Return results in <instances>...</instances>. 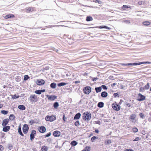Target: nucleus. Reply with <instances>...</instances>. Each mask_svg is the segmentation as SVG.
<instances>
[{"label": "nucleus", "mask_w": 151, "mask_h": 151, "mask_svg": "<svg viewBox=\"0 0 151 151\" xmlns=\"http://www.w3.org/2000/svg\"><path fill=\"white\" fill-rule=\"evenodd\" d=\"M50 87L52 89H55L56 87V84L54 82L50 84Z\"/></svg>", "instance_id": "24"}, {"label": "nucleus", "mask_w": 151, "mask_h": 151, "mask_svg": "<svg viewBox=\"0 0 151 151\" xmlns=\"http://www.w3.org/2000/svg\"><path fill=\"white\" fill-rule=\"evenodd\" d=\"M71 145L73 146H76V141H72L71 143Z\"/></svg>", "instance_id": "48"}, {"label": "nucleus", "mask_w": 151, "mask_h": 151, "mask_svg": "<svg viewBox=\"0 0 151 151\" xmlns=\"http://www.w3.org/2000/svg\"><path fill=\"white\" fill-rule=\"evenodd\" d=\"M15 78L17 81H19L21 79V77L18 76H17Z\"/></svg>", "instance_id": "51"}, {"label": "nucleus", "mask_w": 151, "mask_h": 151, "mask_svg": "<svg viewBox=\"0 0 151 151\" xmlns=\"http://www.w3.org/2000/svg\"><path fill=\"white\" fill-rule=\"evenodd\" d=\"M91 115L88 111L84 112L83 114V119L85 121L88 122L91 119Z\"/></svg>", "instance_id": "1"}, {"label": "nucleus", "mask_w": 151, "mask_h": 151, "mask_svg": "<svg viewBox=\"0 0 151 151\" xmlns=\"http://www.w3.org/2000/svg\"><path fill=\"white\" fill-rule=\"evenodd\" d=\"M47 97V98L48 99L51 101H54L57 98V96L53 95H46Z\"/></svg>", "instance_id": "8"}, {"label": "nucleus", "mask_w": 151, "mask_h": 151, "mask_svg": "<svg viewBox=\"0 0 151 151\" xmlns=\"http://www.w3.org/2000/svg\"><path fill=\"white\" fill-rule=\"evenodd\" d=\"M151 64V62H150L148 61H146V62H139V65H140L141 64Z\"/></svg>", "instance_id": "35"}, {"label": "nucleus", "mask_w": 151, "mask_h": 151, "mask_svg": "<svg viewBox=\"0 0 151 151\" xmlns=\"http://www.w3.org/2000/svg\"><path fill=\"white\" fill-rule=\"evenodd\" d=\"M95 122L96 124H98L99 125H100L101 124V122L100 121L98 120L97 121H95Z\"/></svg>", "instance_id": "60"}, {"label": "nucleus", "mask_w": 151, "mask_h": 151, "mask_svg": "<svg viewBox=\"0 0 151 151\" xmlns=\"http://www.w3.org/2000/svg\"><path fill=\"white\" fill-rule=\"evenodd\" d=\"M93 20V18L91 16H87L86 19V21L87 22L92 21Z\"/></svg>", "instance_id": "25"}, {"label": "nucleus", "mask_w": 151, "mask_h": 151, "mask_svg": "<svg viewBox=\"0 0 151 151\" xmlns=\"http://www.w3.org/2000/svg\"><path fill=\"white\" fill-rule=\"evenodd\" d=\"M14 17V15L12 14H9L6 15L5 17L6 19H8L10 18H13Z\"/></svg>", "instance_id": "23"}, {"label": "nucleus", "mask_w": 151, "mask_h": 151, "mask_svg": "<svg viewBox=\"0 0 151 151\" xmlns=\"http://www.w3.org/2000/svg\"><path fill=\"white\" fill-rule=\"evenodd\" d=\"M80 125V123L79 121H76V126H78Z\"/></svg>", "instance_id": "61"}, {"label": "nucleus", "mask_w": 151, "mask_h": 151, "mask_svg": "<svg viewBox=\"0 0 151 151\" xmlns=\"http://www.w3.org/2000/svg\"><path fill=\"white\" fill-rule=\"evenodd\" d=\"M93 1L95 3H97L99 4H101L102 2L100 0H94Z\"/></svg>", "instance_id": "42"}, {"label": "nucleus", "mask_w": 151, "mask_h": 151, "mask_svg": "<svg viewBox=\"0 0 151 151\" xmlns=\"http://www.w3.org/2000/svg\"><path fill=\"white\" fill-rule=\"evenodd\" d=\"M2 130L4 132H7L10 129V126H5L3 127Z\"/></svg>", "instance_id": "15"}, {"label": "nucleus", "mask_w": 151, "mask_h": 151, "mask_svg": "<svg viewBox=\"0 0 151 151\" xmlns=\"http://www.w3.org/2000/svg\"><path fill=\"white\" fill-rule=\"evenodd\" d=\"M104 103L102 102H100L97 104V106L100 108H102L104 107Z\"/></svg>", "instance_id": "20"}, {"label": "nucleus", "mask_w": 151, "mask_h": 151, "mask_svg": "<svg viewBox=\"0 0 151 151\" xmlns=\"http://www.w3.org/2000/svg\"><path fill=\"white\" fill-rule=\"evenodd\" d=\"M124 151H134V150L131 149H126L124 150Z\"/></svg>", "instance_id": "62"}, {"label": "nucleus", "mask_w": 151, "mask_h": 151, "mask_svg": "<svg viewBox=\"0 0 151 151\" xmlns=\"http://www.w3.org/2000/svg\"><path fill=\"white\" fill-rule=\"evenodd\" d=\"M50 116L49 115H47L45 117V119L47 121H50Z\"/></svg>", "instance_id": "54"}, {"label": "nucleus", "mask_w": 151, "mask_h": 151, "mask_svg": "<svg viewBox=\"0 0 151 151\" xmlns=\"http://www.w3.org/2000/svg\"><path fill=\"white\" fill-rule=\"evenodd\" d=\"M122 9L123 10H127L129 11V10L128 9V8H130L131 9V8L130 6H129L126 5H123L122 7Z\"/></svg>", "instance_id": "14"}, {"label": "nucleus", "mask_w": 151, "mask_h": 151, "mask_svg": "<svg viewBox=\"0 0 151 151\" xmlns=\"http://www.w3.org/2000/svg\"><path fill=\"white\" fill-rule=\"evenodd\" d=\"M29 101L32 103L36 102L38 100V99L35 95H31L29 98Z\"/></svg>", "instance_id": "3"}, {"label": "nucleus", "mask_w": 151, "mask_h": 151, "mask_svg": "<svg viewBox=\"0 0 151 151\" xmlns=\"http://www.w3.org/2000/svg\"><path fill=\"white\" fill-rule=\"evenodd\" d=\"M136 117V115L135 114H131L129 117V120H132L133 122L134 121Z\"/></svg>", "instance_id": "16"}, {"label": "nucleus", "mask_w": 151, "mask_h": 151, "mask_svg": "<svg viewBox=\"0 0 151 151\" xmlns=\"http://www.w3.org/2000/svg\"><path fill=\"white\" fill-rule=\"evenodd\" d=\"M11 96H12V98L13 99H17L19 97V95L17 96L16 94H15L14 95H11Z\"/></svg>", "instance_id": "32"}, {"label": "nucleus", "mask_w": 151, "mask_h": 151, "mask_svg": "<svg viewBox=\"0 0 151 151\" xmlns=\"http://www.w3.org/2000/svg\"><path fill=\"white\" fill-rule=\"evenodd\" d=\"M81 116V114L80 113L76 114V120L78 119H80Z\"/></svg>", "instance_id": "37"}, {"label": "nucleus", "mask_w": 151, "mask_h": 151, "mask_svg": "<svg viewBox=\"0 0 151 151\" xmlns=\"http://www.w3.org/2000/svg\"><path fill=\"white\" fill-rule=\"evenodd\" d=\"M29 77L27 75H25L24 76V81L27 80L29 78Z\"/></svg>", "instance_id": "43"}, {"label": "nucleus", "mask_w": 151, "mask_h": 151, "mask_svg": "<svg viewBox=\"0 0 151 151\" xmlns=\"http://www.w3.org/2000/svg\"><path fill=\"white\" fill-rule=\"evenodd\" d=\"M83 92L86 94H88L91 91V88L89 86H86L84 88Z\"/></svg>", "instance_id": "4"}, {"label": "nucleus", "mask_w": 151, "mask_h": 151, "mask_svg": "<svg viewBox=\"0 0 151 151\" xmlns=\"http://www.w3.org/2000/svg\"><path fill=\"white\" fill-rule=\"evenodd\" d=\"M18 132L19 133V134L21 135L22 137L24 136V134L22 133V130H21V127L20 125L18 127Z\"/></svg>", "instance_id": "18"}, {"label": "nucleus", "mask_w": 151, "mask_h": 151, "mask_svg": "<svg viewBox=\"0 0 151 151\" xmlns=\"http://www.w3.org/2000/svg\"><path fill=\"white\" fill-rule=\"evenodd\" d=\"M113 95L114 97L115 98L118 96L119 97V94H118V93H114L113 94Z\"/></svg>", "instance_id": "49"}, {"label": "nucleus", "mask_w": 151, "mask_h": 151, "mask_svg": "<svg viewBox=\"0 0 151 151\" xmlns=\"http://www.w3.org/2000/svg\"><path fill=\"white\" fill-rule=\"evenodd\" d=\"M60 134L61 133L60 131L56 130L53 132V135L55 137H57L60 136Z\"/></svg>", "instance_id": "13"}, {"label": "nucleus", "mask_w": 151, "mask_h": 151, "mask_svg": "<svg viewBox=\"0 0 151 151\" xmlns=\"http://www.w3.org/2000/svg\"><path fill=\"white\" fill-rule=\"evenodd\" d=\"M63 120L64 121V122H65L66 121L67 118L65 117V114H63Z\"/></svg>", "instance_id": "53"}, {"label": "nucleus", "mask_w": 151, "mask_h": 151, "mask_svg": "<svg viewBox=\"0 0 151 151\" xmlns=\"http://www.w3.org/2000/svg\"><path fill=\"white\" fill-rule=\"evenodd\" d=\"M150 86L149 83H147V84L145 86L144 88L145 89L147 90L149 88Z\"/></svg>", "instance_id": "38"}, {"label": "nucleus", "mask_w": 151, "mask_h": 151, "mask_svg": "<svg viewBox=\"0 0 151 151\" xmlns=\"http://www.w3.org/2000/svg\"><path fill=\"white\" fill-rule=\"evenodd\" d=\"M133 132L134 133H136L138 131V129L136 127H134L132 129Z\"/></svg>", "instance_id": "40"}, {"label": "nucleus", "mask_w": 151, "mask_h": 151, "mask_svg": "<svg viewBox=\"0 0 151 151\" xmlns=\"http://www.w3.org/2000/svg\"><path fill=\"white\" fill-rule=\"evenodd\" d=\"M98 78L97 77H94L92 78V80L93 81H96L97 80H98Z\"/></svg>", "instance_id": "59"}, {"label": "nucleus", "mask_w": 151, "mask_h": 151, "mask_svg": "<svg viewBox=\"0 0 151 151\" xmlns=\"http://www.w3.org/2000/svg\"><path fill=\"white\" fill-rule=\"evenodd\" d=\"M144 3H145V2L143 1H138V4L139 5H141L142 4H144Z\"/></svg>", "instance_id": "55"}, {"label": "nucleus", "mask_w": 151, "mask_h": 151, "mask_svg": "<svg viewBox=\"0 0 151 151\" xmlns=\"http://www.w3.org/2000/svg\"><path fill=\"white\" fill-rule=\"evenodd\" d=\"M29 127L28 125L27 124H24L23 125L22 130L23 133L25 134H27L29 130Z\"/></svg>", "instance_id": "6"}, {"label": "nucleus", "mask_w": 151, "mask_h": 151, "mask_svg": "<svg viewBox=\"0 0 151 151\" xmlns=\"http://www.w3.org/2000/svg\"><path fill=\"white\" fill-rule=\"evenodd\" d=\"M98 137H97L95 136H94L91 138V140L92 142H93L96 139H98Z\"/></svg>", "instance_id": "36"}, {"label": "nucleus", "mask_w": 151, "mask_h": 151, "mask_svg": "<svg viewBox=\"0 0 151 151\" xmlns=\"http://www.w3.org/2000/svg\"><path fill=\"white\" fill-rule=\"evenodd\" d=\"M29 123L30 124V125H32L33 124L35 123V122H34L33 120H31L29 122Z\"/></svg>", "instance_id": "58"}, {"label": "nucleus", "mask_w": 151, "mask_h": 151, "mask_svg": "<svg viewBox=\"0 0 151 151\" xmlns=\"http://www.w3.org/2000/svg\"><path fill=\"white\" fill-rule=\"evenodd\" d=\"M48 150V147L46 146H44L43 147H42V151H47Z\"/></svg>", "instance_id": "33"}, {"label": "nucleus", "mask_w": 151, "mask_h": 151, "mask_svg": "<svg viewBox=\"0 0 151 151\" xmlns=\"http://www.w3.org/2000/svg\"><path fill=\"white\" fill-rule=\"evenodd\" d=\"M50 122H52L54 120H55L56 119V117L55 116H54L53 115H52L50 116Z\"/></svg>", "instance_id": "22"}, {"label": "nucleus", "mask_w": 151, "mask_h": 151, "mask_svg": "<svg viewBox=\"0 0 151 151\" xmlns=\"http://www.w3.org/2000/svg\"><path fill=\"white\" fill-rule=\"evenodd\" d=\"M111 106L113 109L116 111H119L120 109V106L119 104H118L116 102L112 104Z\"/></svg>", "instance_id": "2"}, {"label": "nucleus", "mask_w": 151, "mask_h": 151, "mask_svg": "<svg viewBox=\"0 0 151 151\" xmlns=\"http://www.w3.org/2000/svg\"><path fill=\"white\" fill-rule=\"evenodd\" d=\"M45 83V81L42 79H39L37 81L36 83L39 86H41L44 85Z\"/></svg>", "instance_id": "11"}, {"label": "nucleus", "mask_w": 151, "mask_h": 151, "mask_svg": "<svg viewBox=\"0 0 151 151\" xmlns=\"http://www.w3.org/2000/svg\"><path fill=\"white\" fill-rule=\"evenodd\" d=\"M38 130L39 132L41 133H44L46 132V129L44 126H39L38 128Z\"/></svg>", "instance_id": "10"}, {"label": "nucleus", "mask_w": 151, "mask_h": 151, "mask_svg": "<svg viewBox=\"0 0 151 151\" xmlns=\"http://www.w3.org/2000/svg\"><path fill=\"white\" fill-rule=\"evenodd\" d=\"M145 89L144 87H141L140 88L139 90L140 92H143L145 91Z\"/></svg>", "instance_id": "52"}, {"label": "nucleus", "mask_w": 151, "mask_h": 151, "mask_svg": "<svg viewBox=\"0 0 151 151\" xmlns=\"http://www.w3.org/2000/svg\"><path fill=\"white\" fill-rule=\"evenodd\" d=\"M124 105L125 106H128L129 107H130L131 106V105L127 102H124Z\"/></svg>", "instance_id": "44"}, {"label": "nucleus", "mask_w": 151, "mask_h": 151, "mask_svg": "<svg viewBox=\"0 0 151 151\" xmlns=\"http://www.w3.org/2000/svg\"><path fill=\"white\" fill-rule=\"evenodd\" d=\"M101 90L102 88L101 86L96 87L95 88V90L96 92L97 93L101 91Z\"/></svg>", "instance_id": "21"}, {"label": "nucleus", "mask_w": 151, "mask_h": 151, "mask_svg": "<svg viewBox=\"0 0 151 151\" xmlns=\"http://www.w3.org/2000/svg\"><path fill=\"white\" fill-rule=\"evenodd\" d=\"M141 139V138L139 137H136L134 140V141H136L139 140Z\"/></svg>", "instance_id": "57"}, {"label": "nucleus", "mask_w": 151, "mask_h": 151, "mask_svg": "<svg viewBox=\"0 0 151 151\" xmlns=\"http://www.w3.org/2000/svg\"><path fill=\"white\" fill-rule=\"evenodd\" d=\"M36 134V132L35 130H33L31 132V133L30 135V139L32 141L35 138V136Z\"/></svg>", "instance_id": "9"}, {"label": "nucleus", "mask_w": 151, "mask_h": 151, "mask_svg": "<svg viewBox=\"0 0 151 151\" xmlns=\"http://www.w3.org/2000/svg\"><path fill=\"white\" fill-rule=\"evenodd\" d=\"M139 115L140 117L142 119H143L144 117L145 116L142 113H140L139 114Z\"/></svg>", "instance_id": "47"}, {"label": "nucleus", "mask_w": 151, "mask_h": 151, "mask_svg": "<svg viewBox=\"0 0 151 151\" xmlns=\"http://www.w3.org/2000/svg\"><path fill=\"white\" fill-rule=\"evenodd\" d=\"M15 118V116L14 114H11L9 116V119L12 121Z\"/></svg>", "instance_id": "26"}, {"label": "nucleus", "mask_w": 151, "mask_h": 151, "mask_svg": "<svg viewBox=\"0 0 151 151\" xmlns=\"http://www.w3.org/2000/svg\"><path fill=\"white\" fill-rule=\"evenodd\" d=\"M104 143L106 145H107L111 143V140L108 139L107 140H105Z\"/></svg>", "instance_id": "30"}, {"label": "nucleus", "mask_w": 151, "mask_h": 151, "mask_svg": "<svg viewBox=\"0 0 151 151\" xmlns=\"http://www.w3.org/2000/svg\"><path fill=\"white\" fill-rule=\"evenodd\" d=\"M99 28L100 29H105L108 30H110L111 29V28L109 27H108L106 25H101L100 26H96V27H91L89 28Z\"/></svg>", "instance_id": "7"}, {"label": "nucleus", "mask_w": 151, "mask_h": 151, "mask_svg": "<svg viewBox=\"0 0 151 151\" xmlns=\"http://www.w3.org/2000/svg\"><path fill=\"white\" fill-rule=\"evenodd\" d=\"M18 108L21 110H24L26 109V107L23 105H19L18 106Z\"/></svg>", "instance_id": "19"}, {"label": "nucleus", "mask_w": 151, "mask_h": 151, "mask_svg": "<svg viewBox=\"0 0 151 151\" xmlns=\"http://www.w3.org/2000/svg\"><path fill=\"white\" fill-rule=\"evenodd\" d=\"M9 121V119L8 118L6 119L3 121L2 125L3 127L5 126L7 124Z\"/></svg>", "instance_id": "12"}, {"label": "nucleus", "mask_w": 151, "mask_h": 151, "mask_svg": "<svg viewBox=\"0 0 151 151\" xmlns=\"http://www.w3.org/2000/svg\"><path fill=\"white\" fill-rule=\"evenodd\" d=\"M59 106V103L58 102H55L53 105V107L55 109H57L58 107Z\"/></svg>", "instance_id": "28"}, {"label": "nucleus", "mask_w": 151, "mask_h": 151, "mask_svg": "<svg viewBox=\"0 0 151 151\" xmlns=\"http://www.w3.org/2000/svg\"><path fill=\"white\" fill-rule=\"evenodd\" d=\"M128 66L129 65H139V62H135L133 63H128Z\"/></svg>", "instance_id": "27"}, {"label": "nucleus", "mask_w": 151, "mask_h": 151, "mask_svg": "<svg viewBox=\"0 0 151 151\" xmlns=\"http://www.w3.org/2000/svg\"><path fill=\"white\" fill-rule=\"evenodd\" d=\"M8 111L5 110H2L1 111V113L4 115L7 114L8 113Z\"/></svg>", "instance_id": "34"}, {"label": "nucleus", "mask_w": 151, "mask_h": 151, "mask_svg": "<svg viewBox=\"0 0 151 151\" xmlns=\"http://www.w3.org/2000/svg\"><path fill=\"white\" fill-rule=\"evenodd\" d=\"M32 8L31 7H29V8H28L27 9V12H32Z\"/></svg>", "instance_id": "41"}, {"label": "nucleus", "mask_w": 151, "mask_h": 151, "mask_svg": "<svg viewBox=\"0 0 151 151\" xmlns=\"http://www.w3.org/2000/svg\"><path fill=\"white\" fill-rule=\"evenodd\" d=\"M145 96L142 95L141 93H139L138 94L137 100L139 101H142L145 99Z\"/></svg>", "instance_id": "5"}, {"label": "nucleus", "mask_w": 151, "mask_h": 151, "mask_svg": "<svg viewBox=\"0 0 151 151\" xmlns=\"http://www.w3.org/2000/svg\"><path fill=\"white\" fill-rule=\"evenodd\" d=\"M86 151H89L90 150L91 147L89 146H86L85 148Z\"/></svg>", "instance_id": "56"}, {"label": "nucleus", "mask_w": 151, "mask_h": 151, "mask_svg": "<svg viewBox=\"0 0 151 151\" xmlns=\"http://www.w3.org/2000/svg\"><path fill=\"white\" fill-rule=\"evenodd\" d=\"M123 22L126 24H129L130 23V21L129 20H124L123 21Z\"/></svg>", "instance_id": "46"}, {"label": "nucleus", "mask_w": 151, "mask_h": 151, "mask_svg": "<svg viewBox=\"0 0 151 151\" xmlns=\"http://www.w3.org/2000/svg\"><path fill=\"white\" fill-rule=\"evenodd\" d=\"M143 24L146 26H147L150 24V22L148 21H145L143 22Z\"/></svg>", "instance_id": "31"}, {"label": "nucleus", "mask_w": 151, "mask_h": 151, "mask_svg": "<svg viewBox=\"0 0 151 151\" xmlns=\"http://www.w3.org/2000/svg\"><path fill=\"white\" fill-rule=\"evenodd\" d=\"M66 83L65 82H61L58 84V86L59 87L64 86L66 84Z\"/></svg>", "instance_id": "29"}, {"label": "nucleus", "mask_w": 151, "mask_h": 151, "mask_svg": "<svg viewBox=\"0 0 151 151\" xmlns=\"http://www.w3.org/2000/svg\"><path fill=\"white\" fill-rule=\"evenodd\" d=\"M51 133L50 132H49V133H48L46 135H44V136L45 137H48L50 136L51 135Z\"/></svg>", "instance_id": "50"}, {"label": "nucleus", "mask_w": 151, "mask_h": 151, "mask_svg": "<svg viewBox=\"0 0 151 151\" xmlns=\"http://www.w3.org/2000/svg\"><path fill=\"white\" fill-rule=\"evenodd\" d=\"M122 65L124 66H128V63H122Z\"/></svg>", "instance_id": "63"}, {"label": "nucleus", "mask_w": 151, "mask_h": 151, "mask_svg": "<svg viewBox=\"0 0 151 151\" xmlns=\"http://www.w3.org/2000/svg\"><path fill=\"white\" fill-rule=\"evenodd\" d=\"M108 96L107 93L105 91H103L101 93V96L103 98H106Z\"/></svg>", "instance_id": "17"}, {"label": "nucleus", "mask_w": 151, "mask_h": 151, "mask_svg": "<svg viewBox=\"0 0 151 151\" xmlns=\"http://www.w3.org/2000/svg\"><path fill=\"white\" fill-rule=\"evenodd\" d=\"M95 133H98L99 132V131L98 129H95Z\"/></svg>", "instance_id": "64"}, {"label": "nucleus", "mask_w": 151, "mask_h": 151, "mask_svg": "<svg viewBox=\"0 0 151 151\" xmlns=\"http://www.w3.org/2000/svg\"><path fill=\"white\" fill-rule=\"evenodd\" d=\"M35 93L38 95H40L42 93L40 90H36L35 91Z\"/></svg>", "instance_id": "39"}, {"label": "nucleus", "mask_w": 151, "mask_h": 151, "mask_svg": "<svg viewBox=\"0 0 151 151\" xmlns=\"http://www.w3.org/2000/svg\"><path fill=\"white\" fill-rule=\"evenodd\" d=\"M101 88H102L103 89L105 90H106L108 88L107 87L104 85H101Z\"/></svg>", "instance_id": "45"}]
</instances>
